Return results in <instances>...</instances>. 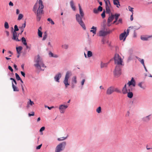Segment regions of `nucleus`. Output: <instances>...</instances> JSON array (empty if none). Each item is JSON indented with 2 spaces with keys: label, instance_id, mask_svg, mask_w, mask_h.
Masks as SVG:
<instances>
[{
  "label": "nucleus",
  "instance_id": "nucleus-1",
  "mask_svg": "<svg viewBox=\"0 0 152 152\" xmlns=\"http://www.w3.org/2000/svg\"><path fill=\"white\" fill-rule=\"evenodd\" d=\"M43 8L44 6L42 0H39V2L36 3L34 6L33 11L36 14L37 21H39L41 19Z\"/></svg>",
  "mask_w": 152,
  "mask_h": 152
},
{
  "label": "nucleus",
  "instance_id": "nucleus-2",
  "mask_svg": "<svg viewBox=\"0 0 152 152\" xmlns=\"http://www.w3.org/2000/svg\"><path fill=\"white\" fill-rule=\"evenodd\" d=\"M80 14L77 13L75 15L76 20L77 21L83 29L85 30L86 27L85 24L82 20V18L84 17V13L81 8L80 4H78Z\"/></svg>",
  "mask_w": 152,
  "mask_h": 152
},
{
  "label": "nucleus",
  "instance_id": "nucleus-3",
  "mask_svg": "<svg viewBox=\"0 0 152 152\" xmlns=\"http://www.w3.org/2000/svg\"><path fill=\"white\" fill-rule=\"evenodd\" d=\"M34 62L35 63V64H34V66L37 69H39L44 71V69L42 70L41 67H46V66L43 63L42 58L40 57L39 55H38L35 57Z\"/></svg>",
  "mask_w": 152,
  "mask_h": 152
},
{
  "label": "nucleus",
  "instance_id": "nucleus-4",
  "mask_svg": "<svg viewBox=\"0 0 152 152\" xmlns=\"http://www.w3.org/2000/svg\"><path fill=\"white\" fill-rule=\"evenodd\" d=\"M114 92L120 93H121V91L118 88L115 87L113 86H111L107 88L106 94L107 95H110Z\"/></svg>",
  "mask_w": 152,
  "mask_h": 152
},
{
  "label": "nucleus",
  "instance_id": "nucleus-5",
  "mask_svg": "<svg viewBox=\"0 0 152 152\" xmlns=\"http://www.w3.org/2000/svg\"><path fill=\"white\" fill-rule=\"evenodd\" d=\"M66 143L65 142H63L58 144L56 147L55 152H61L65 148Z\"/></svg>",
  "mask_w": 152,
  "mask_h": 152
},
{
  "label": "nucleus",
  "instance_id": "nucleus-6",
  "mask_svg": "<svg viewBox=\"0 0 152 152\" xmlns=\"http://www.w3.org/2000/svg\"><path fill=\"white\" fill-rule=\"evenodd\" d=\"M71 75L72 73L71 72L68 71L66 72L64 80L63 81V83L66 88H67L68 86L69 85V83L68 82V80Z\"/></svg>",
  "mask_w": 152,
  "mask_h": 152
},
{
  "label": "nucleus",
  "instance_id": "nucleus-7",
  "mask_svg": "<svg viewBox=\"0 0 152 152\" xmlns=\"http://www.w3.org/2000/svg\"><path fill=\"white\" fill-rule=\"evenodd\" d=\"M114 59L115 64H117L118 65H122V58L118 54H115Z\"/></svg>",
  "mask_w": 152,
  "mask_h": 152
},
{
  "label": "nucleus",
  "instance_id": "nucleus-8",
  "mask_svg": "<svg viewBox=\"0 0 152 152\" xmlns=\"http://www.w3.org/2000/svg\"><path fill=\"white\" fill-rule=\"evenodd\" d=\"M105 4L106 12L107 14H110L111 12L110 9L111 6L109 0H104Z\"/></svg>",
  "mask_w": 152,
  "mask_h": 152
},
{
  "label": "nucleus",
  "instance_id": "nucleus-9",
  "mask_svg": "<svg viewBox=\"0 0 152 152\" xmlns=\"http://www.w3.org/2000/svg\"><path fill=\"white\" fill-rule=\"evenodd\" d=\"M129 29L128 28L126 30L127 32L125 31L123 33L121 34L119 36L120 40H123V41H124L126 37L129 34Z\"/></svg>",
  "mask_w": 152,
  "mask_h": 152
},
{
  "label": "nucleus",
  "instance_id": "nucleus-10",
  "mask_svg": "<svg viewBox=\"0 0 152 152\" xmlns=\"http://www.w3.org/2000/svg\"><path fill=\"white\" fill-rule=\"evenodd\" d=\"M132 89L131 86H129L127 88L126 84H125L122 89V92L124 94H127L128 92H132Z\"/></svg>",
  "mask_w": 152,
  "mask_h": 152
},
{
  "label": "nucleus",
  "instance_id": "nucleus-11",
  "mask_svg": "<svg viewBox=\"0 0 152 152\" xmlns=\"http://www.w3.org/2000/svg\"><path fill=\"white\" fill-rule=\"evenodd\" d=\"M68 105L61 104L59 106V109L60 112L61 113H64L66 110L68 108Z\"/></svg>",
  "mask_w": 152,
  "mask_h": 152
},
{
  "label": "nucleus",
  "instance_id": "nucleus-12",
  "mask_svg": "<svg viewBox=\"0 0 152 152\" xmlns=\"http://www.w3.org/2000/svg\"><path fill=\"white\" fill-rule=\"evenodd\" d=\"M114 73L115 75H120L121 74V68L119 65H116L114 71Z\"/></svg>",
  "mask_w": 152,
  "mask_h": 152
},
{
  "label": "nucleus",
  "instance_id": "nucleus-13",
  "mask_svg": "<svg viewBox=\"0 0 152 152\" xmlns=\"http://www.w3.org/2000/svg\"><path fill=\"white\" fill-rule=\"evenodd\" d=\"M110 33V31H105L104 30H101L99 31V36L104 37Z\"/></svg>",
  "mask_w": 152,
  "mask_h": 152
},
{
  "label": "nucleus",
  "instance_id": "nucleus-14",
  "mask_svg": "<svg viewBox=\"0 0 152 152\" xmlns=\"http://www.w3.org/2000/svg\"><path fill=\"white\" fill-rule=\"evenodd\" d=\"M61 77V73H58L56 74L54 77L55 80L58 83H59V80Z\"/></svg>",
  "mask_w": 152,
  "mask_h": 152
},
{
  "label": "nucleus",
  "instance_id": "nucleus-15",
  "mask_svg": "<svg viewBox=\"0 0 152 152\" xmlns=\"http://www.w3.org/2000/svg\"><path fill=\"white\" fill-rule=\"evenodd\" d=\"M18 35L17 32H13V37L12 38V39L17 41H20V40L18 39Z\"/></svg>",
  "mask_w": 152,
  "mask_h": 152
},
{
  "label": "nucleus",
  "instance_id": "nucleus-16",
  "mask_svg": "<svg viewBox=\"0 0 152 152\" xmlns=\"http://www.w3.org/2000/svg\"><path fill=\"white\" fill-rule=\"evenodd\" d=\"M127 84L129 86L132 85L133 87L135 86V82L133 77H132L130 81H129L128 83Z\"/></svg>",
  "mask_w": 152,
  "mask_h": 152
},
{
  "label": "nucleus",
  "instance_id": "nucleus-17",
  "mask_svg": "<svg viewBox=\"0 0 152 152\" xmlns=\"http://www.w3.org/2000/svg\"><path fill=\"white\" fill-rule=\"evenodd\" d=\"M151 37H152V36H141L140 38L142 40L147 41L149 38Z\"/></svg>",
  "mask_w": 152,
  "mask_h": 152
},
{
  "label": "nucleus",
  "instance_id": "nucleus-18",
  "mask_svg": "<svg viewBox=\"0 0 152 152\" xmlns=\"http://www.w3.org/2000/svg\"><path fill=\"white\" fill-rule=\"evenodd\" d=\"M91 29L90 30V32L93 33V36H94V35L96 34L97 28L96 27L93 26Z\"/></svg>",
  "mask_w": 152,
  "mask_h": 152
},
{
  "label": "nucleus",
  "instance_id": "nucleus-19",
  "mask_svg": "<svg viewBox=\"0 0 152 152\" xmlns=\"http://www.w3.org/2000/svg\"><path fill=\"white\" fill-rule=\"evenodd\" d=\"M138 86L143 90H145V86L143 84L142 82H140L138 83Z\"/></svg>",
  "mask_w": 152,
  "mask_h": 152
},
{
  "label": "nucleus",
  "instance_id": "nucleus-20",
  "mask_svg": "<svg viewBox=\"0 0 152 152\" xmlns=\"http://www.w3.org/2000/svg\"><path fill=\"white\" fill-rule=\"evenodd\" d=\"M150 115H149L146 117H143L142 118V121L145 122H148L150 119Z\"/></svg>",
  "mask_w": 152,
  "mask_h": 152
},
{
  "label": "nucleus",
  "instance_id": "nucleus-21",
  "mask_svg": "<svg viewBox=\"0 0 152 152\" xmlns=\"http://www.w3.org/2000/svg\"><path fill=\"white\" fill-rule=\"evenodd\" d=\"M26 26V22H25V23L23 24L21 26L19 27V28L20 29V30H21V33L20 34H21L23 32V31L24 28Z\"/></svg>",
  "mask_w": 152,
  "mask_h": 152
},
{
  "label": "nucleus",
  "instance_id": "nucleus-22",
  "mask_svg": "<svg viewBox=\"0 0 152 152\" xmlns=\"http://www.w3.org/2000/svg\"><path fill=\"white\" fill-rule=\"evenodd\" d=\"M113 3L114 5H115L118 8H119L120 6L119 0H114Z\"/></svg>",
  "mask_w": 152,
  "mask_h": 152
},
{
  "label": "nucleus",
  "instance_id": "nucleus-23",
  "mask_svg": "<svg viewBox=\"0 0 152 152\" xmlns=\"http://www.w3.org/2000/svg\"><path fill=\"white\" fill-rule=\"evenodd\" d=\"M70 6L73 10L74 11H75L76 10V7L74 5V2L73 0H72L70 1Z\"/></svg>",
  "mask_w": 152,
  "mask_h": 152
},
{
  "label": "nucleus",
  "instance_id": "nucleus-24",
  "mask_svg": "<svg viewBox=\"0 0 152 152\" xmlns=\"http://www.w3.org/2000/svg\"><path fill=\"white\" fill-rule=\"evenodd\" d=\"M113 15L114 16V18H115V20L113 22V23H115L117 21L118 18L120 16V15L118 14H115L114 15Z\"/></svg>",
  "mask_w": 152,
  "mask_h": 152
},
{
  "label": "nucleus",
  "instance_id": "nucleus-25",
  "mask_svg": "<svg viewBox=\"0 0 152 152\" xmlns=\"http://www.w3.org/2000/svg\"><path fill=\"white\" fill-rule=\"evenodd\" d=\"M114 18V16L113 15H112L111 16H109L108 19L107 23H110L113 20Z\"/></svg>",
  "mask_w": 152,
  "mask_h": 152
},
{
  "label": "nucleus",
  "instance_id": "nucleus-26",
  "mask_svg": "<svg viewBox=\"0 0 152 152\" xmlns=\"http://www.w3.org/2000/svg\"><path fill=\"white\" fill-rule=\"evenodd\" d=\"M12 86L13 89V91H19L18 88L14 85L13 82L12 83Z\"/></svg>",
  "mask_w": 152,
  "mask_h": 152
},
{
  "label": "nucleus",
  "instance_id": "nucleus-27",
  "mask_svg": "<svg viewBox=\"0 0 152 152\" xmlns=\"http://www.w3.org/2000/svg\"><path fill=\"white\" fill-rule=\"evenodd\" d=\"M34 104V103L33 102L31 101L30 99H29V101L27 102V107H28L29 106H32Z\"/></svg>",
  "mask_w": 152,
  "mask_h": 152
},
{
  "label": "nucleus",
  "instance_id": "nucleus-28",
  "mask_svg": "<svg viewBox=\"0 0 152 152\" xmlns=\"http://www.w3.org/2000/svg\"><path fill=\"white\" fill-rule=\"evenodd\" d=\"M136 58H137L138 60L141 62V63L142 64L143 66H144V60L143 59H141L140 58L137 57L136 56Z\"/></svg>",
  "mask_w": 152,
  "mask_h": 152
},
{
  "label": "nucleus",
  "instance_id": "nucleus-29",
  "mask_svg": "<svg viewBox=\"0 0 152 152\" xmlns=\"http://www.w3.org/2000/svg\"><path fill=\"white\" fill-rule=\"evenodd\" d=\"M22 47L20 46L18 47H16V49L17 53L18 54H20V53L21 51L22 50Z\"/></svg>",
  "mask_w": 152,
  "mask_h": 152
},
{
  "label": "nucleus",
  "instance_id": "nucleus-30",
  "mask_svg": "<svg viewBox=\"0 0 152 152\" xmlns=\"http://www.w3.org/2000/svg\"><path fill=\"white\" fill-rule=\"evenodd\" d=\"M127 96L130 98H132L133 96V93L132 92H128Z\"/></svg>",
  "mask_w": 152,
  "mask_h": 152
},
{
  "label": "nucleus",
  "instance_id": "nucleus-31",
  "mask_svg": "<svg viewBox=\"0 0 152 152\" xmlns=\"http://www.w3.org/2000/svg\"><path fill=\"white\" fill-rule=\"evenodd\" d=\"M107 63L101 62V68L106 67L107 66Z\"/></svg>",
  "mask_w": 152,
  "mask_h": 152
},
{
  "label": "nucleus",
  "instance_id": "nucleus-32",
  "mask_svg": "<svg viewBox=\"0 0 152 152\" xmlns=\"http://www.w3.org/2000/svg\"><path fill=\"white\" fill-rule=\"evenodd\" d=\"M77 83V78L75 76H74L72 79V83L76 84Z\"/></svg>",
  "mask_w": 152,
  "mask_h": 152
},
{
  "label": "nucleus",
  "instance_id": "nucleus-33",
  "mask_svg": "<svg viewBox=\"0 0 152 152\" xmlns=\"http://www.w3.org/2000/svg\"><path fill=\"white\" fill-rule=\"evenodd\" d=\"M21 41L24 45H26L27 43L26 41V40L24 37H22L21 38Z\"/></svg>",
  "mask_w": 152,
  "mask_h": 152
},
{
  "label": "nucleus",
  "instance_id": "nucleus-34",
  "mask_svg": "<svg viewBox=\"0 0 152 152\" xmlns=\"http://www.w3.org/2000/svg\"><path fill=\"white\" fill-rule=\"evenodd\" d=\"M96 112L99 113H100L102 112V108L101 107H99L96 109Z\"/></svg>",
  "mask_w": 152,
  "mask_h": 152
},
{
  "label": "nucleus",
  "instance_id": "nucleus-35",
  "mask_svg": "<svg viewBox=\"0 0 152 152\" xmlns=\"http://www.w3.org/2000/svg\"><path fill=\"white\" fill-rule=\"evenodd\" d=\"M93 56L92 53L90 51H88L87 52V56L88 57H90Z\"/></svg>",
  "mask_w": 152,
  "mask_h": 152
},
{
  "label": "nucleus",
  "instance_id": "nucleus-36",
  "mask_svg": "<svg viewBox=\"0 0 152 152\" xmlns=\"http://www.w3.org/2000/svg\"><path fill=\"white\" fill-rule=\"evenodd\" d=\"M47 34L46 33V32H45L44 33V34L43 35V37L42 39V40H45L47 38Z\"/></svg>",
  "mask_w": 152,
  "mask_h": 152
},
{
  "label": "nucleus",
  "instance_id": "nucleus-37",
  "mask_svg": "<svg viewBox=\"0 0 152 152\" xmlns=\"http://www.w3.org/2000/svg\"><path fill=\"white\" fill-rule=\"evenodd\" d=\"M62 48L65 49H67L69 47V46L68 45L66 44H64L62 45L61 46Z\"/></svg>",
  "mask_w": 152,
  "mask_h": 152
},
{
  "label": "nucleus",
  "instance_id": "nucleus-38",
  "mask_svg": "<svg viewBox=\"0 0 152 152\" xmlns=\"http://www.w3.org/2000/svg\"><path fill=\"white\" fill-rule=\"evenodd\" d=\"M4 27L6 29H8L9 28V25L8 23L5 22L4 24Z\"/></svg>",
  "mask_w": 152,
  "mask_h": 152
},
{
  "label": "nucleus",
  "instance_id": "nucleus-39",
  "mask_svg": "<svg viewBox=\"0 0 152 152\" xmlns=\"http://www.w3.org/2000/svg\"><path fill=\"white\" fill-rule=\"evenodd\" d=\"M38 36L39 37H42V32L41 31H39V30H38Z\"/></svg>",
  "mask_w": 152,
  "mask_h": 152
},
{
  "label": "nucleus",
  "instance_id": "nucleus-40",
  "mask_svg": "<svg viewBox=\"0 0 152 152\" xmlns=\"http://www.w3.org/2000/svg\"><path fill=\"white\" fill-rule=\"evenodd\" d=\"M67 138L66 137H63L59 138H58V140L59 141H62L66 139Z\"/></svg>",
  "mask_w": 152,
  "mask_h": 152
},
{
  "label": "nucleus",
  "instance_id": "nucleus-41",
  "mask_svg": "<svg viewBox=\"0 0 152 152\" xmlns=\"http://www.w3.org/2000/svg\"><path fill=\"white\" fill-rule=\"evenodd\" d=\"M47 20L48 21H50V23L52 25H54V21L50 18H48Z\"/></svg>",
  "mask_w": 152,
  "mask_h": 152
},
{
  "label": "nucleus",
  "instance_id": "nucleus-42",
  "mask_svg": "<svg viewBox=\"0 0 152 152\" xmlns=\"http://www.w3.org/2000/svg\"><path fill=\"white\" fill-rule=\"evenodd\" d=\"M19 30V29L18 28V27L17 25H15L14 26V30L13 32H16L17 31H18Z\"/></svg>",
  "mask_w": 152,
  "mask_h": 152
},
{
  "label": "nucleus",
  "instance_id": "nucleus-43",
  "mask_svg": "<svg viewBox=\"0 0 152 152\" xmlns=\"http://www.w3.org/2000/svg\"><path fill=\"white\" fill-rule=\"evenodd\" d=\"M23 15L22 14H20L18 16V20H20L23 18Z\"/></svg>",
  "mask_w": 152,
  "mask_h": 152
},
{
  "label": "nucleus",
  "instance_id": "nucleus-44",
  "mask_svg": "<svg viewBox=\"0 0 152 152\" xmlns=\"http://www.w3.org/2000/svg\"><path fill=\"white\" fill-rule=\"evenodd\" d=\"M128 9L131 12H132V14H133V8H132V7H131L130 6H128Z\"/></svg>",
  "mask_w": 152,
  "mask_h": 152
},
{
  "label": "nucleus",
  "instance_id": "nucleus-45",
  "mask_svg": "<svg viewBox=\"0 0 152 152\" xmlns=\"http://www.w3.org/2000/svg\"><path fill=\"white\" fill-rule=\"evenodd\" d=\"M15 75L16 79L18 80H20V79H21L20 78V76H19V75H18V74L17 73H15Z\"/></svg>",
  "mask_w": 152,
  "mask_h": 152
},
{
  "label": "nucleus",
  "instance_id": "nucleus-46",
  "mask_svg": "<svg viewBox=\"0 0 152 152\" xmlns=\"http://www.w3.org/2000/svg\"><path fill=\"white\" fill-rule=\"evenodd\" d=\"M101 16L103 18H104L105 17V12L104 10L102 13L101 14Z\"/></svg>",
  "mask_w": 152,
  "mask_h": 152
},
{
  "label": "nucleus",
  "instance_id": "nucleus-47",
  "mask_svg": "<svg viewBox=\"0 0 152 152\" xmlns=\"http://www.w3.org/2000/svg\"><path fill=\"white\" fill-rule=\"evenodd\" d=\"M85 81V79H82V80L81 82V85L82 87H83V86L84 85V83Z\"/></svg>",
  "mask_w": 152,
  "mask_h": 152
},
{
  "label": "nucleus",
  "instance_id": "nucleus-48",
  "mask_svg": "<svg viewBox=\"0 0 152 152\" xmlns=\"http://www.w3.org/2000/svg\"><path fill=\"white\" fill-rule=\"evenodd\" d=\"M102 7L100 6H99L97 9L98 11L100 12L102 11Z\"/></svg>",
  "mask_w": 152,
  "mask_h": 152
},
{
  "label": "nucleus",
  "instance_id": "nucleus-49",
  "mask_svg": "<svg viewBox=\"0 0 152 152\" xmlns=\"http://www.w3.org/2000/svg\"><path fill=\"white\" fill-rule=\"evenodd\" d=\"M98 10L96 8H94L93 10V12L95 14H97L98 13Z\"/></svg>",
  "mask_w": 152,
  "mask_h": 152
},
{
  "label": "nucleus",
  "instance_id": "nucleus-50",
  "mask_svg": "<svg viewBox=\"0 0 152 152\" xmlns=\"http://www.w3.org/2000/svg\"><path fill=\"white\" fill-rule=\"evenodd\" d=\"M49 55L50 57H53V56L54 54H53L52 53L50 52L49 53Z\"/></svg>",
  "mask_w": 152,
  "mask_h": 152
},
{
  "label": "nucleus",
  "instance_id": "nucleus-51",
  "mask_svg": "<svg viewBox=\"0 0 152 152\" xmlns=\"http://www.w3.org/2000/svg\"><path fill=\"white\" fill-rule=\"evenodd\" d=\"M45 128L44 126L41 127L39 130L40 132H42L44 131L45 129Z\"/></svg>",
  "mask_w": 152,
  "mask_h": 152
},
{
  "label": "nucleus",
  "instance_id": "nucleus-52",
  "mask_svg": "<svg viewBox=\"0 0 152 152\" xmlns=\"http://www.w3.org/2000/svg\"><path fill=\"white\" fill-rule=\"evenodd\" d=\"M122 21V19L121 18H120L119 19L118 21V23H116V24H118L119 23H121Z\"/></svg>",
  "mask_w": 152,
  "mask_h": 152
},
{
  "label": "nucleus",
  "instance_id": "nucleus-53",
  "mask_svg": "<svg viewBox=\"0 0 152 152\" xmlns=\"http://www.w3.org/2000/svg\"><path fill=\"white\" fill-rule=\"evenodd\" d=\"M8 69L10 70L11 72H13V69H12V67L10 66H9L8 67Z\"/></svg>",
  "mask_w": 152,
  "mask_h": 152
},
{
  "label": "nucleus",
  "instance_id": "nucleus-54",
  "mask_svg": "<svg viewBox=\"0 0 152 152\" xmlns=\"http://www.w3.org/2000/svg\"><path fill=\"white\" fill-rule=\"evenodd\" d=\"M28 116H34V112H32V113L31 114V113H28Z\"/></svg>",
  "mask_w": 152,
  "mask_h": 152
},
{
  "label": "nucleus",
  "instance_id": "nucleus-55",
  "mask_svg": "<svg viewBox=\"0 0 152 152\" xmlns=\"http://www.w3.org/2000/svg\"><path fill=\"white\" fill-rule=\"evenodd\" d=\"M42 146V144H41V145L37 146L36 147V149H40V148H41Z\"/></svg>",
  "mask_w": 152,
  "mask_h": 152
},
{
  "label": "nucleus",
  "instance_id": "nucleus-56",
  "mask_svg": "<svg viewBox=\"0 0 152 152\" xmlns=\"http://www.w3.org/2000/svg\"><path fill=\"white\" fill-rule=\"evenodd\" d=\"M20 73H21V75L23 76L24 77H25V73L24 72H23V71H21Z\"/></svg>",
  "mask_w": 152,
  "mask_h": 152
},
{
  "label": "nucleus",
  "instance_id": "nucleus-57",
  "mask_svg": "<svg viewBox=\"0 0 152 152\" xmlns=\"http://www.w3.org/2000/svg\"><path fill=\"white\" fill-rule=\"evenodd\" d=\"M47 108L49 110H50L54 108V106H52L51 107H47Z\"/></svg>",
  "mask_w": 152,
  "mask_h": 152
},
{
  "label": "nucleus",
  "instance_id": "nucleus-58",
  "mask_svg": "<svg viewBox=\"0 0 152 152\" xmlns=\"http://www.w3.org/2000/svg\"><path fill=\"white\" fill-rule=\"evenodd\" d=\"M75 84H74V83H72L71 88H74L75 87Z\"/></svg>",
  "mask_w": 152,
  "mask_h": 152
},
{
  "label": "nucleus",
  "instance_id": "nucleus-59",
  "mask_svg": "<svg viewBox=\"0 0 152 152\" xmlns=\"http://www.w3.org/2000/svg\"><path fill=\"white\" fill-rule=\"evenodd\" d=\"M10 6H13V4L12 2L11 1H10L9 4Z\"/></svg>",
  "mask_w": 152,
  "mask_h": 152
},
{
  "label": "nucleus",
  "instance_id": "nucleus-60",
  "mask_svg": "<svg viewBox=\"0 0 152 152\" xmlns=\"http://www.w3.org/2000/svg\"><path fill=\"white\" fill-rule=\"evenodd\" d=\"M102 42L103 44H104L106 42V40L104 39H103L102 40Z\"/></svg>",
  "mask_w": 152,
  "mask_h": 152
},
{
  "label": "nucleus",
  "instance_id": "nucleus-61",
  "mask_svg": "<svg viewBox=\"0 0 152 152\" xmlns=\"http://www.w3.org/2000/svg\"><path fill=\"white\" fill-rule=\"evenodd\" d=\"M133 14H132L131 15V16H130V20H131V21L133 20Z\"/></svg>",
  "mask_w": 152,
  "mask_h": 152
},
{
  "label": "nucleus",
  "instance_id": "nucleus-62",
  "mask_svg": "<svg viewBox=\"0 0 152 152\" xmlns=\"http://www.w3.org/2000/svg\"><path fill=\"white\" fill-rule=\"evenodd\" d=\"M19 10L18 9H17L16 10V14L18 15V14H19Z\"/></svg>",
  "mask_w": 152,
  "mask_h": 152
},
{
  "label": "nucleus",
  "instance_id": "nucleus-63",
  "mask_svg": "<svg viewBox=\"0 0 152 152\" xmlns=\"http://www.w3.org/2000/svg\"><path fill=\"white\" fill-rule=\"evenodd\" d=\"M129 114H130L129 112V111H128L126 114V116H129Z\"/></svg>",
  "mask_w": 152,
  "mask_h": 152
},
{
  "label": "nucleus",
  "instance_id": "nucleus-64",
  "mask_svg": "<svg viewBox=\"0 0 152 152\" xmlns=\"http://www.w3.org/2000/svg\"><path fill=\"white\" fill-rule=\"evenodd\" d=\"M6 33L7 35V36H8L9 35V32L7 31H6Z\"/></svg>",
  "mask_w": 152,
  "mask_h": 152
}]
</instances>
